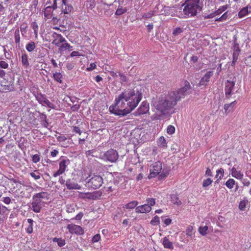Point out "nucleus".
Wrapping results in <instances>:
<instances>
[{
  "label": "nucleus",
  "instance_id": "obj_1",
  "mask_svg": "<svg viewBox=\"0 0 251 251\" xmlns=\"http://www.w3.org/2000/svg\"><path fill=\"white\" fill-rule=\"evenodd\" d=\"M142 99V94L133 89L125 90L116 98L113 104L109 107L112 114L124 116L130 113Z\"/></svg>",
  "mask_w": 251,
  "mask_h": 251
},
{
  "label": "nucleus",
  "instance_id": "obj_2",
  "mask_svg": "<svg viewBox=\"0 0 251 251\" xmlns=\"http://www.w3.org/2000/svg\"><path fill=\"white\" fill-rule=\"evenodd\" d=\"M184 86L177 91H171L165 98H158L152 101V105L162 114L168 113L169 110L173 108L182 99L191 92V86L189 82L185 81Z\"/></svg>",
  "mask_w": 251,
  "mask_h": 251
},
{
  "label": "nucleus",
  "instance_id": "obj_3",
  "mask_svg": "<svg viewBox=\"0 0 251 251\" xmlns=\"http://www.w3.org/2000/svg\"><path fill=\"white\" fill-rule=\"evenodd\" d=\"M183 9L182 18H190L196 16L202 9V3L200 0H185L182 5Z\"/></svg>",
  "mask_w": 251,
  "mask_h": 251
},
{
  "label": "nucleus",
  "instance_id": "obj_4",
  "mask_svg": "<svg viewBox=\"0 0 251 251\" xmlns=\"http://www.w3.org/2000/svg\"><path fill=\"white\" fill-rule=\"evenodd\" d=\"M89 177L86 183V186L89 188L97 189L101 186L103 183L102 176L99 175L93 174L89 176Z\"/></svg>",
  "mask_w": 251,
  "mask_h": 251
},
{
  "label": "nucleus",
  "instance_id": "obj_5",
  "mask_svg": "<svg viewBox=\"0 0 251 251\" xmlns=\"http://www.w3.org/2000/svg\"><path fill=\"white\" fill-rule=\"evenodd\" d=\"M101 158L105 161L114 163L118 160L119 154L116 150L110 149L101 154Z\"/></svg>",
  "mask_w": 251,
  "mask_h": 251
},
{
  "label": "nucleus",
  "instance_id": "obj_6",
  "mask_svg": "<svg viewBox=\"0 0 251 251\" xmlns=\"http://www.w3.org/2000/svg\"><path fill=\"white\" fill-rule=\"evenodd\" d=\"M5 75L4 71L0 70V92L5 93L13 89V87L9 84L8 81L3 78Z\"/></svg>",
  "mask_w": 251,
  "mask_h": 251
},
{
  "label": "nucleus",
  "instance_id": "obj_7",
  "mask_svg": "<svg viewBox=\"0 0 251 251\" xmlns=\"http://www.w3.org/2000/svg\"><path fill=\"white\" fill-rule=\"evenodd\" d=\"M162 169V163L160 161H157L152 163L150 166V173L149 175V178H151L155 177L160 173Z\"/></svg>",
  "mask_w": 251,
  "mask_h": 251
},
{
  "label": "nucleus",
  "instance_id": "obj_8",
  "mask_svg": "<svg viewBox=\"0 0 251 251\" xmlns=\"http://www.w3.org/2000/svg\"><path fill=\"white\" fill-rule=\"evenodd\" d=\"M70 162L69 159H62L59 162V170L54 173L53 176L55 177L63 174L66 170L68 166L70 164Z\"/></svg>",
  "mask_w": 251,
  "mask_h": 251
},
{
  "label": "nucleus",
  "instance_id": "obj_9",
  "mask_svg": "<svg viewBox=\"0 0 251 251\" xmlns=\"http://www.w3.org/2000/svg\"><path fill=\"white\" fill-rule=\"evenodd\" d=\"M235 81L227 80L225 84V95L226 98H229L234 93Z\"/></svg>",
  "mask_w": 251,
  "mask_h": 251
},
{
  "label": "nucleus",
  "instance_id": "obj_10",
  "mask_svg": "<svg viewBox=\"0 0 251 251\" xmlns=\"http://www.w3.org/2000/svg\"><path fill=\"white\" fill-rule=\"evenodd\" d=\"M67 228L71 234H75L77 235H82L84 233V230L81 226L75 224H69Z\"/></svg>",
  "mask_w": 251,
  "mask_h": 251
},
{
  "label": "nucleus",
  "instance_id": "obj_11",
  "mask_svg": "<svg viewBox=\"0 0 251 251\" xmlns=\"http://www.w3.org/2000/svg\"><path fill=\"white\" fill-rule=\"evenodd\" d=\"M36 99L37 101L43 106H47L48 107L53 109L54 108V104L50 101L44 95L38 94L36 96Z\"/></svg>",
  "mask_w": 251,
  "mask_h": 251
},
{
  "label": "nucleus",
  "instance_id": "obj_12",
  "mask_svg": "<svg viewBox=\"0 0 251 251\" xmlns=\"http://www.w3.org/2000/svg\"><path fill=\"white\" fill-rule=\"evenodd\" d=\"M149 110V104L147 101H143L138 108L137 111L135 112V116L144 114Z\"/></svg>",
  "mask_w": 251,
  "mask_h": 251
},
{
  "label": "nucleus",
  "instance_id": "obj_13",
  "mask_svg": "<svg viewBox=\"0 0 251 251\" xmlns=\"http://www.w3.org/2000/svg\"><path fill=\"white\" fill-rule=\"evenodd\" d=\"M230 174L232 176L239 180H241L244 176L243 173H242L238 167H233L230 171Z\"/></svg>",
  "mask_w": 251,
  "mask_h": 251
},
{
  "label": "nucleus",
  "instance_id": "obj_14",
  "mask_svg": "<svg viewBox=\"0 0 251 251\" xmlns=\"http://www.w3.org/2000/svg\"><path fill=\"white\" fill-rule=\"evenodd\" d=\"M65 185L69 190H80L81 189V186L80 185L70 179L66 180Z\"/></svg>",
  "mask_w": 251,
  "mask_h": 251
},
{
  "label": "nucleus",
  "instance_id": "obj_15",
  "mask_svg": "<svg viewBox=\"0 0 251 251\" xmlns=\"http://www.w3.org/2000/svg\"><path fill=\"white\" fill-rule=\"evenodd\" d=\"M54 40L52 43L56 46L59 47L61 43L66 42L65 39L61 35L57 33H54L53 34Z\"/></svg>",
  "mask_w": 251,
  "mask_h": 251
},
{
  "label": "nucleus",
  "instance_id": "obj_16",
  "mask_svg": "<svg viewBox=\"0 0 251 251\" xmlns=\"http://www.w3.org/2000/svg\"><path fill=\"white\" fill-rule=\"evenodd\" d=\"M213 71H209L207 72L201 78L199 85L200 86H205L206 85L207 83L209 81L210 78L213 75Z\"/></svg>",
  "mask_w": 251,
  "mask_h": 251
},
{
  "label": "nucleus",
  "instance_id": "obj_17",
  "mask_svg": "<svg viewBox=\"0 0 251 251\" xmlns=\"http://www.w3.org/2000/svg\"><path fill=\"white\" fill-rule=\"evenodd\" d=\"M151 207L149 204H143L136 207L135 211L138 213H146L150 212Z\"/></svg>",
  "mask_w": 251,
  "mask_h": 251
},
{
  "label": "nucleus",
  "instance_id": "obj_18",
  "mask_svg": "<svg viewBox=\"0 0 251 251\" xmlns=\"http://www.w3.org/2000/svg\"><path fill=\"white\" fill-rule=\"evenodd\" d=\"M157 145L158 147L162 150H164L167 149V142L166 140V139L164 136H161L157 140Z\"/></svg>",
  "mask_w": 251,
  "mask_h": 251
},
{
  "label": "nucleus",
  "instance_id": "obj_19",
  "mask_svg": "<svg viewBox=\"0 0 251 251\" xmlns=\"http://www.w3.org/2000/svg\"><path fill=\"white\" fill-rule=\"evenodd\" d=\"M41 204L40 201L33 200L31 203V209L36 213H39L41 211Z\"/></svg>",
  "mask_w": 251,
  "mask_h": 251
},
{
  "label": "nucleus",
  "instance_id": "obj_20",
  "mask_svg": "<svg viewBox=\"0 0 251 251\" xmlns=\"http://www.w3.org/2000/svg\"><path fill=\"white\" fill-rule=\"evenodd\" d=\"M162 244L166 249H173L174 248L173 243L170 241L168 237H165L162 239Z\"/></svg>",
  "mask_w": 251,
  "mask_h": 251
},
{
  "label": "nucleus",
  "instance_id": "obj_21",
  "mask_svg": "<svg viewBox=\"0 0 251 251\" xmlns=\"http://www.w3.org/2000/svg\"><path fill=\"white\" fill-rule=\"evenodd\" d=\"M236 103V100L231 102L229 104H226L224 105V109L225 112L227 114L230 113L234 110V107Z\"/></svg>",
  "mask_w": 251,
  "mask_h": 251
},
{
  "label": "nucleus",
  "instance_id": "obj_22",
  "mask_svg": "<svg viewBox=\"0 0 251 251\" xmlns=\"http://www.w3.org/2000/svg\"><path fill=\"white\" fill-rule=\"evenodd\" d=\"M52 11V8L50 6H48L45 8L44 13L46 20L51 18Z\"/></svg>",
  "mask_w": 251,
  "mask_h": 251
},
{
  "label": "nucleus",
  "instance_id": "obj_23",
  "mask_svg": "<svg viewBox=\"0 0 251 251\" xmlns=\"http://www.w3.org/2000/svg\"><path fill=\"white\" fill-rule=\"evenodd\" d=\"M60 8H61L62 11L65 14H69L73 9L72 6L67 4L66 2Z\"/></svg>",
  "mask_w": 251,
  "mask_h": 251
},
{
  "label": "nucleus",
  "instance_id": "obj_24",
  "mask_svg": "<svg viewBox=\"0 0 251 251\" xmlns=\"http://www.w3.org/2000/svg\"><path fill=\"white\" fill-rule=\"evenodd\" d=\"M66 2V0H53V8H60Z\"/></svg>",
  "mask_w": 251,
  "mask_h": 251
},
{
  "label": "nucleus",
  "instance_id": "obj_25",
  "mask_svg": "<svg viewBox=\"0 0 251 251\" xmlns=\"http://www.w3.org/2000/svg\"><path fill=\"white\" fill-rule=\"evenodd\" d=\"M47 197V194L46 192H41L36 193L33 196V200L39 201V199H45Z\"/></svg>",
  "mask_w": 251,
  "mask_h": 251
},
{
  "label": "nucleus",
  "instance_id": "obj_26",
  "mask_svg": "<svg viewBox=\"0 0 251 251\" xmlns=\"http://www.w3.org/2000/svg\"><path fill=\"white\" fill-rule=\"evenodd\" d=\"M27 25L26 24H23L20 26V31L22 34V35L23 37L25 38H27Z\"/></svg>",
  "mask_w": 251,
  "mask_h": 251
},
{
  "label": "nucleus",
  "instance_id": "obj_27",
  "mask_svg": "<svg viewBox=\"0 0 251 251\" xmlns=\"http://www.w3.org/2000/svg\"><path fill=\"white\" fill-rule=\"evenodd\" d=\"M31 26L34 31V33L35 35V39H37L38 37V29H39V26H38V24L35 22H33L31 24Z\"/></svg>",
  "mask_w": 251,
  "mask_h": 251
},
{
  "label": "nucleus",
  "instance_id": "obj_28",
  "mask_svg": "<svg viewBox=\"0 0 251 251\" xmlns=\"http://www.w3.org/2000/svg\"><path fill=\"white\" fill-rule=\"evenodd\" d=\"M35 48V44L33 41L29 42L25 46V49L28 52L32 51L33 50H34Z\"/></svg>",
  "mask_w": 251,
  "mask_h": 251
},
{
  "label": "nucleus",
  "instance_id": "obj_29",
  "mask_svg": "<svg viewBox=\"0 0 251 251\" xmlns=\"http://www.w3.org/2000/svg\"><path fill=\"white\" fill-rule=\"evenodd\" d=\"M22 63L23 65L25 67L27 68L29 66V62L28 61L27 55L25 53L22 55Z\"/></svg>",
  "mask_w": 251,
  "mask_h": 251
},
{
  "label": "nucleus",
  "instance_id": "obj_30",
  "mask_svg": "<svg viewBox=\"0 0 251 251\" xmlns=\"http://www.w3.org/2000/svg\"><path fill=\"white\" fill-rule=\"evenodd\" d=\"M249 6H246L242 8L238 13L239 17L242 18L246 16L249 13Z\"/></svg>",
  "mask_w": 251,
  "mask_h": 251
},
{
  "label": "nucleus",
  "instance_id": "obj_31",
  "mask_svg": "<svg viewBox=\"0 0 251 251\" xmlns=\"http://www.w3.org/2000/svg\"><path fill=\"white\" fill-rule=\"evenodd\" d=\"M138 204V202L136 201H133L126 204L124 208L126 209H133L135 208Z\"/></svg>",
  "mask_w": 251,
  "mask_h": 251
},
{
  "label": "nucleus",
  "instance_id": "obj_32",
  "mask_svg": "<svg viewBox=\"0 0 251 251\" xmlns=\"http://www.w3.org/2000/svg\"><path fill=\"white\" fill-rule=\"evenodd\" d=\"M29 225L26 228V231L27 233L30 234L33 232V220L31 219H28L27 220Z\"/></svg>",
  "mask_w": 251,
  "mask_h": 251
},
{
  "label": "nucleus",
  "instance_id": "obj_33",
  "mask_svg": "<svg viewBox=\"0 0 251 251\" xmlns=\"http://www.w3.org/2000/svg\"><path fill=\"white\" fill-rule=\"evenodd\" d=\"M249 202V201L247 199H244L240 201L239 204V209L241 211H245L247 204Z\"/></svg>",
  "mask_w": 251,
  "mask_h": 251
},
{
  "label": "nucleus",
  "instance_id": "obj_34",
  "mask_svg": "<svg viewBox=\"0 0 251 251\" xmlns=\"http://www.w3.org/2000/svg\"><path fill=\"white\" fill-rule=\"evenodd\" d=\"M101 196V192L99 191H95L90 193L89 200H96L99 199Z\"/></svg>",
  "mask_w": 251,
  "mask_h": 251
},
{
  "label": "nucleus",
  "instance_id": "obj_35",
  "mask_svg": "<svg viewBox=\"0 0 251 251\" xmlns=\"http://www.w3.org/2000/svg\"><path fill=\"white\" fill-rule=\"evenodd\" d=\"M171 201L177 206H179L181 204V201L179 200L178 198L175 195H173L171 196Z\"/></svg>",
  "mask_w": 251,
  "mask_h": 251
},
{
  "label": "nucleus",
  "instance_id": "obj_36",
  "mask_svg": "<svg viewBox=\"0 0 251 251\" xmlns=\"http://www.w3.org/2000/svg\"><path fill=\"white\" fill-rule=\"evenodd\" d=\"M15 41L17 45L19 46L20 44V31L18 29H16L14 33Z\"/></svg>",
  "mask_w": 251,
  "mask_h": 251
},
{
  "label": "nucleus",
  "instance_id": "obj_37",
  "mask_svg": "<svg viewBox=\"0 0 251 251\" xmlns=\"http://www.w3.org/2000/svg\"><path fill=\"white\" fill-rule=\"evenodd\" d=\"M224 175V170L223 168H220V169H218L216 171V178H218V180L221 179Z\"/></svg>",
  "mask_w": 251,
  "mask_h": 251
},
{
  "label": "nucleus",
  "instance_id": "obj_38",
  "mask_svg": "<svg viewBox=\"0 0 251 251\" xmlns=\"http://www.w3.org/2000/svg\"><path fill=\"white\" fill-rule=\"evenodd\" d=\"M65 42L64 43H63L60 46L59 50H72V47L71 46L70 44L66 43V42Z\"/></svg>",
  "mask_w": 251,
  "mask_h": 251
},
{
  "label": "nucleus",
  "instance_id": "obj_39",
  "mask_svg": "<svg viewBox=\"0 0 251 251\" xmlns=\"http://www.w3.org/2000/svg\"><path fill=\"white\" fill-rule=\"evenodd\" d=\"M90 196V193H83L78 192V197L79 198L81 199H89V197Z\"/></svg>",
  "mask_w": 251,
  "mask_h": 251
},
{
  "label": "nucleus",
  "instance_id": "obj_40",
  "mask_svg": "<svg viewBox=\"0 0 251 251\" xmlns=\"http://www.w3.org/2000/svg\"><path fill=\"white\" fill-rule=\"evenodd\" d=\"M54 79L58 82L61 83H62V75L60 73H55L53 75Z\"/></svg>",
  "mask_w": 251,
  "mask_h": 251
},
{
  "label": "nucleus",
  "instance_id": "obj_41",
  "mask_svg": "<svg viewBox=\"0 0 251 251\" xmlns=\"http://www.w3.org/2000/svg\"><path fill=\"white\" fill-rule=\"evenodd\" d=\"M235 180L232 178H230L226 182V186L229 189L233 188L235 184Z\"/></svg>",
  "mask_w": 251,
  "mask_h": 251
},
{
  "label": "nucleus",
  "instance_id": "obj_42",
  "mask_svg": "<svg viewBox=\"0 0 251 251\" xmlns=\"http://www.w3.org/2000/svg\"><path fill=\"white\" fill-rule=\"evenodd\" d=\"M152 226H157L160 224V219L157 216H154L150 222Z\"/></svg>",
  "mask_w": 251,
  "mask_h": 251
},
{
  "label": "nucleus",
  "instance_id": "obj_43",
  "mask_svg": "<svg viewBox=\"0 0 251 251\" xmlns=\"http://www.w3.org/2000/svg\"><path fill=\"white\" fill-rule=\"evenodd\" d=\"M183 30L182 28L177 27L176 28H175L173 31V35L174 36H177L179 35H180L182 32H183Z\"/></svg>",
  "mask_w": 251,
  "mask_h": 251
},
{
  "label": "nucleus",
  "instance_id": "obj_44",
  "mask_svg": "<svg viewBox=\"0 0 251 251\" xmlns=\"http://www.w3.org/2000/svg\"><path fill=\"white\" fill-rule=\"evenodd\" d=\"M30 175L35 180L39 179L41 178L40 174L39 172H37V171L30 173Z\"/></svg>",
  "mask_w": 251,
  "mask_h": 251
},
{
  "label": "nucleus",
  "instance_id": "obj_45",
  "mask_svg": "<svg viewBox=\"0 0 251 251\" xmlns=\"http://www.w3.org/2000/svg\"><path fill=\"white\" fill-rule=\"evenodd\" d=\"M208 226H200L199 227V232L202 235H205L207 233V231L208 230Z\"/></svg>",
  "mask_w": 251,
  "mask_h": 251
},
{
  "label": "nucleus",
  "instance_id": "obj_46",
  "mask_svg": "<svg viewBox=\"0 0 251 251\" xmlns=\"http://www.w3.org/2000/svg\"><path fill=\"white\" fill-rule=\"evenodd\" d=\"M53 241L56 242L59 247H62L65 244V240L61 238H54Z\"/></svg>",
  "mask_w": 251,
  "mask_h": 251
},
{
  "label": "nucleus",
  "instance_id": "obj_47",
  "mask_svg": "<svg viewBox=\"0 0 251 251\" xmlns=\"http://www.w3.org/2000/svg\"><path fill=\"white\" fill-rule=\"evenodd\" d=\"M175 127L172 125H169L167 128V132L170 135H172L175 132Z\"/></svg>",
  "mask_w": 251,
  "mask_h": 251
},
{
  "label": "nucleus",
  "instance_id": "obj_48",
  "mask_svg": "<svg viewBox=\"0 0 251 251\" xmlns=\"http://www.w3.org/2000/svg\"><path fill=\"white\" fill-rule=\"evenodd\" d=\"M212 182V180L210 178L204 179L203 181L202 186L203 187H207V186H209L210 185H211Z\"/></svg>",
  "mask_w": 251,
  "mask_h": 251
},
{
  "label": "nucleus",
  "instance_id": "obj_49",
  "mask_svg": "<svg viewBox=\"0 0 251 251\" xmlns=\"http://www.w3.org/2000/svg\"><path fill=\"white\" fill-rule=\"evenodd\" d=\"M227 8V5H225L220 7L216 12L217 15H219L225 11Z\"/></svg>",
  "mask_w": 251,
  "mask_h": 251
},
{
  "label": "nucleus",
  "instance_id": "obj_50",
  "mask_svg": "<svg viewBox=\"0 0 251 251\" xmlns=\"http://www.w3.org/2000/svg\"><path fill=\"white\" fill-rule=\"evenodd\" d=\"M126 8H124V7H120V8H118L116 11V14L117 15H122V14L124 13L125 12H126Z\"/></svg>",
  "mask_w": 251,
  "mask_h": 251
},
{
  "label": "nucleus",
  "instance_id": "obj_51",
  "mask_svg": "<svg viewBox=\"0 0 251 251\" xmlns=\"http://www.w3.org/2000/svg\"><path fill=\"white\" fill-rule=\"evenodd\" d=\"M146 201L147 202L146 204H149L151 207L155 204V200L153 198H148Z\"/></svg>",
  "mask_w": 251,
  "mask_h": 251
},
{
  "label": "nucleus",
  "instance_id": "obj_52",
  "mask_svg": "<svg viewBox=\"0 0 251 251\" xmlns=\"http://www.w3.org/2000/svg\"><path fill=\"white\" fill-rule=\"evenodd\" d=\"M32 160L34 163H37L40 160V155L38 154H34L32 157Z\"/></svg>",
  "mask_w": 251,
  "mask_h": 251
},
{
  "label": "nucleus",
  "instance_id": "obj_53",
  "mask_svg": "<svg viewBox=\"0 0 251 251\" xmlns=\"http://www.w3.org/2000/svg\"><path fill=\"white\" fill-rule=\"evenodd\" d=\"M153 15V11H150L149 12H147L146 13H144L143 16L142 18L145 19H149L151 18Z\"/></svg>",
  "mask_w": 251,
  "mask_h": 251
},
{
  "label": "nucleus",
  "instance_id": "obj_54",
  "mask_svg": "<svg viewBox=\"0 0 251 251\" xmlns=\"http://www.w3.org/2000/svg\"><path fill=\"white\" fill-rule=\"evenodd\" d=\"M193 228L192 226H190L188 227L186 231V234L189 236H191L193 234Z\"/></svg>",
  "mask_w": 251,
  "mask_h": 251
},
{
  "label": "nucleus",
  "instance_id": "obj_55",
  "mask_svg": "<svg viewBox=\"0 0 251 251\" xmlns=\"http://www.w3.org/2000/svg\"><path fill=\"white\" fill-rule=\"evenodd\" d=\"M8 64L5 61H0V67L3 69H6L8 67Z\"/></svg>",
  "mask_w": 251,
  "mask_h": 251
},
{
  "label": "nucleus",
  "instance_id": "obj_56",
  "mask_svg": "<svg viewBox=\"0 0 251 251\" xmlns=\"http://www.w3.org/2000/svg\"><path fill=\"white\" fill-rule=\"evenodd\" d=\"M118 75L120 77V80L121 82H125L126 81V77L123 74L120 72L118 73Z\"/></svg>",
  "mask_w": 251,
  "mask_h": 251
},
{
  "label": "nucleus",
  "instance_id": "obj_57",
  "mask_svg": "<svg viewBox=\"0 0 251 251\" xmlns=\"http://www.w3.org/2000/svg\"><path fill=\"white\" fill-rule=\"evenodd\" d=\"M100 239V235L99 234H97L93 236L92 238V242L93 243L97 242Z\"/></svg>",
  "mask_w": 251,
  "mask_h": 251
},
{
  "label": "nucleus",
  "instance_id": "obj_58",
  "mask_svg": "<svg viewBox=\"0 0 251 251\" xmlns=\"http://www.w3.org/2000/svg\"><path fill=\"white\" fill-rule=\"evenodd\" d=\"M227 17V13L226 12L219 19H217L216 20V21H224V20H226V19Z\"/></svg>",
  "mask_w": 251,
  "mask_h": 251
},
{
  "label": "nucleus",
  "instance_id": "obj_59",
  "mask_svg": "<svg viewBox=\"0 0 251 251\" xmlns=\"http://www.w3.org/2000/svg\"><path fill=\"white\" fill-rule=\"evenodd\" d=\"M73 130L74 132H75L76 133H78L79 135H80L81 134V130H80V128L77 126H73Z\"/></svg>",
  "mask_w": 251,
  "mask_h": 251
},
{
  "label": "nucleus",
  "instance_id": "obj_60",
  "mask_svg": "<svg viewBox=\"0 0 251 251\" xmlns=\"http://www.w3.org/2000/svg\"><path fill=\"white\" fill-rule=\"evenodd\" d=\"M96 65L95 63H91L90 64L89 67H88L87 68V70L88 71H91L94 70L96 68Z\"/></svg>",
  "mask_w": 251,
  "mask_h": 251
},
{
  "label": "nucleus",
  "instance_id": "obj_61",
  "mask_svg": "<svg viewBox=\"0 0 251 251\" xmlns=\"http://www.w3.org/2000/svg\"><path fill=\"white\" fill-rule=\"evenodd\" d=\"M83 216V213L82 212H79L78 214L76 215L74 219L76 220H80L82 217Z\"/></svg>",
  "mask_w": 251,
  "mask_h": 251
},
{
  "label": "nucleus",
  "instance_id": "obj_62",
  "mask_svg": "<svg viewBox=\"0 0 251 251\" xmlns=\"http://www.w3.org/2000/svg\"><path fill=\"white\" fill-rule=\"evenodd\" d=\"M239 50L238 48L236 49L233 53V58H236L238 59V56L239 52Z\"/></svg>",
  "mask_w": 251,
  "mask_h": 251
},
{
  "label": "nucleus",
  "instance_id": "obj_63",
  "mask_svg": "<svg viewBox=\"0 0 251 251\" xmlns=\"http://www.w3.org/2000/svg\"><path fill=\"white\" fill-rule=\"evenodd\" d=\"M57 139L59 142H64L67 139V138L64 136H59L57 137Z\"/></svg>",
  "mask_w": 251,
  "mask_h": 251
},
{
  "label": "nucleus",
  "instance_id": "obj_64",
  "mask_svg": "<svg viewBox=\"0 0 251 251\" xmlns=\"http://www.w3.org/2000/svg\"><path fill=\"white\" fill-rule=\"evenodd\" d=\"M241 180L244 185L249 186L250 185V181L247 180V179H245L243 178Z\"/></svg>",
  "mask_w": 251,
  "mask_h": 251
}]
</instances>
